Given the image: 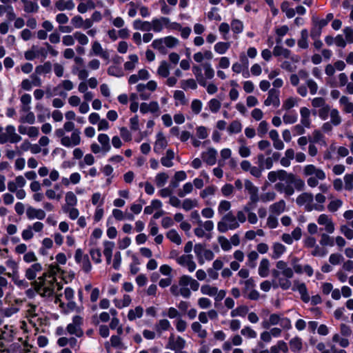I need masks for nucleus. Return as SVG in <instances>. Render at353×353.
<instances>
[{
	"label": "nucleus",
	"instance_id": "obj_9",
	"mask_svg": "<svg viewBox=\"0 0 353 353\" xmlns=\"http://www.w3.org/2000/svg\"><path fill=\"white\" fill-rule=\"evenodd\" d=\"M22 140L20 134L16 132V128L13 125H8L5 128V132L0 134V144L17 143Z\"/></svg>",
	"mask_w": 353,
	"mask_h": 353
},
{
	"label": "nucleus",
	"instance_id": "obj_12",
	"mask_svg": "<svg viewBox=\"0 0 353 353\" xmlns=\"http://www.w3.org/2000/svg\"><path fill=\"white\" fill-rule=\"evenodd\" d=\"M201 292L203 295L213 297L214 301L217 302L222 301L226 295L225 290H219L218 288L209 284L202 285Z\"/></svg>",
	"mask_w": 353,
	"mask_h": 353
},
{
	"label": "nucleus",
	"instance_id": "obj_35",
	"mask_svg": "<svg viewBox=\"0 0 353 353\" xmlns=\"http://www.w3.org/2000/svg\"><path fill=\"white\" fill-rule=\"evenodd\" d=\"M97 140L99 143V145L103 149V154H106L111 150V145L110 143V137L106 134H99L97 137Z\"/></svg>",
	"mask_w": 353,
	"mask_h": 353
},
{
	"label": "nucleus",
	"instance_id": "obj_27",
	"mask_svg": "<svg viewBox=\"0 0 353 353\" xmlns=\"http://www.w3.org/2000/svg\"><path fill=\"white\" fill-rule=\"evenodd\" d=\"M168 23V17H160L154 18L150 21L151 30L154 32H161L165 28H166V24Z\"/></svg>",
	"mask_w": 353,
	"mask_h": 353
},
{
	"label": "nucleus",
	"instance_id": "obj_7",
	"mask_svg": "<svg viewBox=\"0 0 353 353\" xmlns=\"http://www.w3.org/2000/svg\"><path fill=\"white\" fill-rule=\"evenodd\" d=\"M296 203L299 206L303 207L307 212L316 210L319 212L324 210V205H314V195L310 192H303L296 199Z\"/></svg>",
	"mask_w": 353,
	"mask_h": 353
},
{
	"label": "nucleus",
	"instance_id": "obj_48",
	"mask_svg": "<svg viewBox=\"0 0 353 353\" xmlns=\"http://www.w3.org/2000/svg\"><path fill=\"white\" fill-rule=\"evenodd\" d=\"M143 314V308L141 306H137L134 309L128 311V319L132 321L142 317Z\"/></svg>",
	"mask_w": 353,
	"mask_h": 353
},
{
	"label": "nucleus",
	"instance_id": "obj_36",
	"mask_svg": "<svg viewBox=\"0 0 353 353\" xmlns=\"http://www.w3.org/2000/svg\"><path fill=\"white\" fill-rule=\"evenodd\" d=\"M300 114H301V123L303 126L307 128H310L311 125V119H310V111L306 107H302L300 109Z\"/></svg>",
	"mask_w": 353,
	"mask_h": 353
},
{
	"label": "nucleus",
	"instance_id": "obj_17",
	"mask_svg": "<svg viewBox=\"0 0 353 353\" xmlns=\"http://www.w3.org/2000/svg\"><path fill=\"white\" fill-rule=\"evenodd\" d=\"M168 142L166 137L161 131H159L156 135V140L154 143L153 150L160 154L168 146Z\"/></svg>",
	"mask_w": 353,
	"mask_h": 353
},
{
	"label": "nucleus",
	"instance_id": "obj_23",
	"mask_svg": "<svg viewBox=\"0 0 353 353\" xmlns=\"http://www.w3.org/2000/svg\"><path fill=\"white\" fill-rule=\"evenodd\" d=\"M201 155L203 161L209 165H213L216 163L217 150L214 148H209Z\"/></svg>",
	"mask_w": 353,
	"mask_h": 353
},
{
	"label": "nucleus",
	"instance_id": "obj_30",
	"mask_svg": "<svg viewBox=\"0 0 353 353\" xmlns=\"http://www.w3.org/2000/svg\"><path fill=\"white\" fill-rule=\"evenodd\" d=\"M175 158V152L172 149H168L165 154L160 159L161 164L165 168H170L174 165L173 160Z\"/></svg>",
	"mask_w": 353,
	"mask_h": 353
},
{
	"label": "nucleus",
	"instance_id": "obj_45",
	"mask_svg": "<svg viewBox=\"0 0 353 353\" xmlns=\"http://www.w3.org/2000/svg\"><path fill=\"white\" fill-rule=\"evenodd\" d=\"M23 4V10L28 13L37 12L39 10V6L37 2L31 0H21Z\"/></svg>",
	"mask_w": 353,
	"mask_h": 353
},
{
	"label": "nucleus",
	"instance_id": "obj_25",
	"mask_svg": "<svg viewBox=\"0 0 353 353\" xmlns=\"http://www.w3.org/2000/svg\"><path fill=\"white\" fill-rule=\"evenodd\" d=\"M159 105L157 101H151L150 103H141L140 105V112L142 114H146L150 112L152 114H157V116L159 114Z\"/></svg>",
	"mask_w": 353,
	"mask_h": 353
},
{
	"label": "nucleus",
	"instance_id": "obj_24",
	"mask_svg": "<svg viewBox=\"0 0 353 353\" xmlns=\"http://www.w3.org/2000/svg\"><path fill=\"white\" fill-rule=\"evenodd\" d=\"M245 188L250 194V200L252 203H256L259 201V188L249 180L245 181Z\"/></svg>",
	"mask_w": 353,
	"mask_h": 353
},
{
	"label": "nucleus",
	"instance_id": "obj_28",
	"mask_svg": "<svg viewBox=\"0 0 353 353\" xmlns=\"http://www.w3.org/2000/svg\"><path fill=\"white\" fill-rule=\"evenodd\" d=\"M42 265L39 263H34L32 265H30L28 269H26L25 272V276L27 279L30 281H33L34 282L35 279L37 278V274L41 272Z\"/></svg>",
	"mask_w": 353,
	"mask_h": 353
},
{
	"label": "nucleus",
	"instance_id": "obj_55",
	"mask_svg": "<svg viewBox=\"0 0 353 353\" xmlns=\"http://www.w3.org/2000/svg\"><path fill=\"white\" fill-rule=\"evenodd\" d=\"M65 201L63 206L74 207L77 204V198L73 192L69 191L65 193Z\"/></svg>",
	"mask_w": 353,
	"mask_h": 353
},
{
	"label": "nucleus",
	"instance_id": "obj_53",
	"mask_svg": "<svg viewBox=\"0 0 353 353\" xmlns=\"http://www.w3.org/2000/svg\"><path fill=\"white\" fill-rule=\"evenodd\" d=\"M273 54L275 57H283V58H290L291 52L280 46H276L273 49Z\"/></svg>",
	"mask_w": 353,
	"mask_h": 353
},
{
	"label": "nucleus",
	"instance_id": "obj_3",
	"mask_svg": "<svg viewBox=\"0 0 353 353\" xmlns=\"http://www.w3.org/2000/svg\"><path fill=\"white\" fill-rule=\"evenodd\" d=\"M276 269L272 272L273 280L272 285L274 288H281L288 290L292 287L291 279L294 276V271L288 263L280 260L276 263Z\"/></svg>",
	"mask_w": 353,
	"mask_h": 353
},
{
	"label": "nucleus",
	"instance_id": "obj_58",
	"mask_svg": "<svg viewBox=\"0 0 353 353\" xmlns=\"http://www.w3.org/2000/svg\"><path fill=\"white\" fill-rule=\"evenodd\" d=\"M203 70L204 71L205 79H212L214 76V70L212 67L210 63L206 62L202 65Z\"/></svg>",
	"mask_w": 353,
	"mask_h": 353
},
{
	"label": "nucleus",
	"instance_id": "obj_32",
	"mask_svg": "<svg viewBox=\"0 0 353 353\" xmlns=\"http://www.w3.org/2000/svg\"><path fill=\"white\" fill-rule=\"evenodd\" d=\"M286 203L284 200H280L272 203L269 207L270 213L276 216H279L285 211Z\"/></svg>",
	"mask_w": 353,
	"mask_h": 353
},
{
	"label": "nucleus",
	"instance_id": "obj_31",
	"mask_svg": "<svg viewBox=\"0 0 353 353\" xmlns=\"http://www.w3.org/2000/svg\"><path fill=\"white\" fill-rule=\"evenodd\" d=\"M294 287L292 288L293 290H297L300 295L301 300L305 303H308L310 300L309 294L306 285L304 283H300L297 281L294 282Z\"/></svg>",
	"mask_w": 353,
	"mask_h": 353
},
{
	"label": "nucleus",
	"instance_id": "obj_8",
	"mask_svg": "<svg viewBox=\"0 0 353 353\" xmlns=\"http://www.w3.org/2000/svg\"><path fill=\"white\" fill-rule=\"evenodd\" d=\"M239 228V221L232 212H228L223 214L221 219L217 223V230L221 233H225L228 230H234Z\"/></svg>",
	"mask_w": 353,
	"mask_h": 353
},
{
	"label": "nucleus",
	"instance_id": "obj_60",
	"mask_svg": "<svg viewBox=\"0 0 353 353\" xmlns=\"http://www.w3.org/2000/svg\"><path fill=\"white\" fill-rule=\"evenodd\" d=\"M62 210L64 213L68 214V216L72 220L77 219L79 215L78 209L75 208L74 207L69 208V206H62Z\"/></svg>",
	"mask_w": 353,
	"mask_h": 353
},
{
	"label": "nucleus",
	"instance_id": "obj_38",
	"mask_svg": "<svg viewBox=\"0 0 353 353\" xmlns=\"http://www.w3.org/2000/svg\"><path fill=\"white\" fill-rule=\"evenodd\" d=\"M272 249V254L271 257L273 259H277L280 258L286 252V247L281 243H273Z\"/></svg>",
	"mask_w": 353,
	"mask_h": 353
},
{
	"label": "nucleus",
	"instance_id": "obj_21",
	"mask_svg": "<svg viewBox=\"0 0 353 353\" xmlns=\"http://www.w3.org/2000/svg\"><path fill=\"white\" fill-rule=\"evenodd\" d=\"M26 181L24 176L19 175L15 177L12 181H9L7 184L8 190L10 192L14 193L21 188L25 187Z\"/></svg>",
	"mask_w": 353,
	"mask_h": 353
},
{
	"label": "nucleus",
	"instance_id": "obj_43",
	"mask_svg": "<svg viewBox=\"0 0 353 353\" xmlns=\"http://www.w3.org/2000/svg\"><path fill=\"white\" fill-rule=\"evenodd\" d=\"M171 327V324L168 319H160L154 326L156 332L160 335L164 331L168 330Z\"/></svg>",
	"mask_w": 353,
	"mask_h": 353
},
{
	"label": "nucleus",
	"instance_id": "obj_4",
	"mask_svg": "<svg viewBox=\"0 0 353 353\" xmlns=\"http://www.w3.org/2000/svg\"><path fill=\"white\" fill-rule=\"evenodd\" d=\"M303 173L305 176L307 177V184L310 188H314L318 186L319 190L323 193L328 191L329 185L327 184H319V181L326 179V174L321 168H317L313 164H308L304 166Z\"/></svg>",
	"mask_w": 353,
	"mask_h": 353
},
{
	"label": "nucleus",
	"instance_id": "obj_41",
	"mask_svg": "<svg viewBox=\"0 0 353 353\" xmlns=\"http://www.w3.org/2000/svg\"><path fill=\"white\" fill-rule=\"evenodd\" d=\"M339 104L343 107V110L345 113H351L353 111V103L350 101V98L343 95L339 99Z\"/></svg>",
	"mask_w": 353,
	"mask_h": 353
},
{
	"label": "nucleus",
	"instance_id": "obj_16",
	"mask_svg": "<svg viewBox=\"0 0 353 353\" xmlns=\"http://www.w3.org/2000/svg\"><path fill=\"white\" fill-rule=\"evenodd\" d=\"M176 261L179 265L186 268L190 272H193L196 268V264L192 254H183L177 257Z\"/></svg>",
	"mask_w": 353,
	"mask_h": 353
},
{
	"label": "nucleus",
	"instance_id": "obj_51",
	"mask_svg": "<svg viewBox=\"0 0 353 353\" xmlns=\"http://www.w3.org/2000/svg\"><path fill=\"white\" fill-rule=\"evenodd\" d=\"M330 123L334 125L338 126L342 122V119L340 115L339 111L336 108H332L330 113Z\"/></svg>",
	"mask_w": 353,
	"mask_h": 353
},
{
	"label": "nucleus",
	"instance_id": "obj_44",
	"mask_svg": "<svg viewBox=\"0 0 353 353\" xmlns=\"http://www.w3.org/2000/svg\"><path fill=\"white\" fill-rule=\"evenodd\" d=\"M192 331L196 333L198 337L205 339L208 335L207 331L203 328L201 324L198 321H194L191 324Z\"/></svg>",
	"mask_w": 353,
	"mask_h": 353
},
{
	"label": "nucleus",
	"instance_id": "obj_20",
	"mask_svg": "<svg viewBox=\"0 0 353 353\" xmlns=\"http://www.w3.org/2000/svg\"><path fill=\"white\" fill-rule=\"evenodd\" d=\"M185 344L186 341L184 339L180 336L175 337L174 335L172 334L168 339L167 347L172 350H179L183 349Z\"/></svg>",
	"mask_w": 353,
	"mask_h": 353
},
{
	"label": "nucleus",
	"instance_id": "obj_61",
	"mask_svg": "<svg viewBox=\"0 0 353 353\" xmlns=\"http://www.w3.org/2000/svg\"><path fill=\"white\" fill-rule=\"evenodd\" d=\"M167 238L176 245H180L182 242L181 238L176 230H170L166 234Z\"/></svg>",
	"mask_w": 353,
	"mask_h": 353
},
{
	"label": "nucleus",
	"instance_id": "obj_33",
	"mask_svg": "<svg viewBox=\"0 0 353 353\" xmlns=\"http://www.w3.org/2000/svg\"><path fill=\"white\" fill-rule=\"evenodd\" d=\"M54 6L61 12L72 10L75 8V3L73 0H58L55 2Z\"/></svg>",
	"mask_w": 353,
	"mask_h": 353
},
{
	"label": "nucleus",
	"instance_id": "obj_10",
	"mask_svg": "<svg viewBox=\"0 0 353 353\" xmlns=\"http://www.w3.org/2000/svg\"><path fill=\"white\" fill-rule=\"evenodd\" d=\"M194 252L198 260V263L202 265L205 262L212 261L214 257V252L209 249H206L205 245L196 243L194 247Z\"/></svg>",
	"mask_w": 353,
	"mask_h": 353
},
{
	"label": "nucleus",
	"instance_id": "obj_18",
	"mask_svg": "<svg viewBox=\"0 0 353 353\" xmlns=\"http://www.w3.org/2000/svg\"><path fill=\"white\" fill-rule=\"evenodd\" d=\"M280 91L275 88L270 89L268 93V97L264 101V105L265 106L273 105L275 108H278L280 105Z\"/></svg>",
	"mask_w": 353,
	"mask_h": 353
},
{
	"label": "nucleus",
	"instance_id": "obj_64",
	"mask_svg": "<svg viewBox=\"0 0 353 353\" xmlns=\"http://www.w3.org/2000/svg\"><path fill=\"white\" fill-rule=\"evenodd\" d=\"M230 47V43L228 42H218L214 45V51L219 54H225Z\"/></svg>",
	"mask_w": 353,
	"mask_h": 353
},
{
	"label": "nucleus",
	"instance_id": "obj_40",
	"mask_svg": "<svg viewBox=\"0 0 353 353\" xmlns=\"http://www.w3.org/2000/svg\"><path fill=\"white\" fill-rule=\"evenodd\" d=\"M270 272V261L268 259H262L259 266L258 272L260 276L265 278L267 277Z\"/></svg>",
	"mask_w": 353,
	"mask_h": 353
},
{
	"label": "nucleus",
	"instance_id": "obj_46",
	"mask_svg": "<svg viewBox=\"0 0 353 353\" xmlns=\"http://www.w3.org/2000/svg\"><path fill=\"white\" fill-rule=\"evenodd\" d=\"M290 347L292 352L299 353L303 348L302 339L298 336L292 338L289 342Z\"/></svg>",
	"mask_w": 353,
	"mask_h": 353
},
{
	"label": "nucleus",
	"instance_id": "obj_63",
	"mask_svg": "<svg viewBox=\"0 0 353 353\" xmlns=\"http://www.w3.org/2000/svg\"><path fill=\"white\" fill-rule=\"evenodd\" d=\"M281 9L282 12L285 13V15L288 19H291L295 15V10L293 8H290V3L287 1H285L281 3Z\"/></svg>",
	"mask_w": 353,
	"mask_h": 353
},
{
	"label": "nucleus",
	"instance_id": "obj_29",
	"mask_svg": "<svg viewBox=\"0 0 353 353\" xmlns=\"http://www.w3.org/2000/svg\"><path fill=\"white\" fill-rule=\"evenodd\" d=\"M18 131L21 134H26L30 138H37L39 134V128L35 126H27L20 125L18 127Z\"/></svg>",
	"mask_w": 353,
	"mask_h": 353
},
{
	"label": "nucleus",
	"instance_id": "obj_19",
	"mask_svg": "<svg viewBox=\"0 0 353 353\" xmlns=\"http://www.w3.org/2000/svg\"><path fill=\"white\" fill-rule=\"evenodd\" d=\"M317 223L324 226L325 231L328 234H332L335 230V225L332 219L325 214H321L317 219Z\"/></svg>",
	"mask_w": 353,
	"mask_h": 353
},
{
	"label": "nucleus",
	"instance_id": "obj_26",
	"mask_svg": "<svg viewBox=\"0 0 353 353\" xmlns=\"http://www.w3.org/2000/svg\"><path fill=\"white\" fill-rule=\"evenodd\" d=\"M46 214L42 209H37L32 206H28L26 209V216L29 220L45 219Z\"/></svg>",
	"mask_w": 353,
	"mask_h": 353
},
{
	"label": "nucleus",
	"instance_id": "obj_49",
	"mask_svg": "<svg viewBox=\"0 0 353 353\" xmlns=\"http://www.w3.org/2000/svg\"><path fill=\"white\" fill-rule=\"evenodd\" d=\"M168 179L169 175L166 172H159L156 174L154 178L155 183L157 187L162 188L166 184Z\"/></svg>",
	"mask_w": 353,
	"mask_h": 353
},
{
	"label": "nucleus",
	"instance_id": "obj_59",
	"mask_svg": "<svg viewBox=\"0 0 353 353\" xmlns=\"http://www.w3.org/2000/svg\"><path fill=\"white\" fill-rule=\"evenodd\" d=\"M308 32L307 30L303 29L301 32V38L298 41V46L302 49H306L308 48Z\"/></svg>",
	"mask_w": 353,
	"mask_h": 353
},
{
	"label": "nucleus",
	"instance_id": "obj_50",
	"mask_svg": "<svg viewBox=\"0 0 353 353\" xmlns=\"http://www.w3.org/2000/svg\"><path fill=\"white\" fill-rule=\"evenodd\" d=\"M157 74L163 78L168 77L170 74L169 64L167 61H163L160 63L157 69Z\"/></svg>",
	"mask_w": 353,
	"mask_h": 353
},
{
	"label": "nucleus",
	"instance_id": "obj_2",
	"mask_svg": "<svg viewBox=\"0 0 353 353\" xmlns=\"http://www.w3.org/2000/svg\"><path fill=\"white\" fill-rule=\"evenodd\" d=\"M49 272H44L37 281L32 283L35 291L43 297H49L54 293L56 279L54 275L59 270L58 265H51Z\"/></svg>",
	"mask_w": 353,
	"mask_h": 353
},
{
	"label": "nucleus",
	"instance_id": "obj_11",
	"mask_svg": "<svg viewBox=\"0 0 353 353\" xmlns=\"http://www.w3.org/2000/svg\"><path fill=\"white\" fill-rule=\"evenodd\" d=\"M303 245L307 248H312L311 254L313 256L324 257L328 253L326 248L320 247L319 244L316 243V241L313 236H307L303 241Z\"/></svg>",
	"mask_w": 353,
	"mask_h": 353
},
{
	"label": "nucleus",
	"instance_id": "obj_6",
	"mask_svg": "<svg viewBox=\"0 0 353 353\" xmlns=\"http://www.w3.org/2000/svg\"><path fill=\"white\" fill-rule=\"evenodd\" d=\"M179 287L181 288V296L185 299L190 297V290L197 291L199 288V283L188 275H183L179 279Z\"/></svg>",
	"mask_w": 353,
	"mask_h": 353
},
{
	"label": "nucleus",
	"instance_id": "obj_14",
	"mask_svg": "<svg viewBox=\"0 0 353 353\" xmlns=\"http://www.w3.org/2000/svg\"><path fill=\"white\" fill-rule=\"evenodd\" d=\"M74 259L77 263L80 264L82 270L85 272H89L92 269V265L89 257L86 254H83L81 249H77L75 252Z\"/></svg>",
	"mask_w": 353,
	"mask_h": 353
},
{
	"label": "nucleus",
	"instance_id": "obj_47",
	"mask_svg": "<svg viewBox=\"0 0 353 353\" xmlns=\"http://www.w3.org/2000/svg\"><path fill=\"white\" fill-rule=\"evenodd\" d=\"M321 239L319 240L320 247L326 248L325 247H332L334 245L333 237L330 236L328 233H322L320 235Z\"/></svg>",
	"mask_w": 353,
	"mask_h": 353
},
{
	"label": "nucleus",
	"instance_id": "obj_54",
	"mask_svg": "<svg viewBox=\"0 0 353 353\" xmlns=\"http://www.w3.org/2000/svg\"><path fill=\"white\" fill-rule=\"evenodd\" d=\"M196 81L193 79L181 80L180 81V86L184 90H188V89L196 90L197 88Z\"/></svg>",
	"mask_w": 353,
	"mask_h": 353
},
{
	"label": "nucleus",
	"instance_id": "obj_42",
	"mask_svg": "<svg viewBox=\"0 0 353 353\" xmlns=\"http://www.w3.org/2000/svg\"><path fill=\"white\" fill-rule=\"evenodd\" d=\"M132 26L134 30H139L141 31L149 32L152 28V27H150V21H141V19L134 20Z\"/></svg>",
	"mask_w": 353,
	"mask_h": 353
},
{
	"label": "nucleus",
	"instance_id": "obj_57",
	"mask_svg": "<svg viewBox=\"0 0 353 353\" xmlns=\"http://www.w3.org/2000/svg\"><path fill=\"white\" fill-rule=\"evenodd\" d=\"M74 37L75 41H77L80 46H85L89 43L88 36L81 31L74 32Z\"/></svg>",
	"mask_w": 353,
	"mask_h": 353
},
{
	"label": "nucleus",
	"instance_id": "obj_62",
	"mask_svg": "<svg viewBox=\"0 0 353 353\" xmlns=\"http://www.w3.org/2000/svg\"><path fill=\"white\" fill-rule=\"evenodd\" d=\"M207 105L210 111L212 113L218 112L221 107V101L215 98L210 99Z\"/></svg>",
	"mask_w": 353,
	"mask_h": 353
},
{
	"label": "nucleus",
	"instance_id": "obj_22",
	"mask_svg": "<svg viewBox=\"0 0 353 353\" xmlns=\"http://www.w3.org/2000/svg\"><path fill=\"white\" fill-rule=\"evenodd\" d=\"M290 176H292L284 170L271 171L268 174V179L270 183H274L276 180L283 181L284 179H288Z\"/></svg>",
	"mask_w": 353,
	"mask_h": 353
},
{
	"label": "nucleus",
	"instance_id": "obj_1",
	"mask_svg": "<svg viewBox=\"0 0 353 353\" xmlns=\"http://www.w3.org/2000/svg\"><path fill=\"white\" fill-rule=\"evenodd\" d=\"M54 135L59 139L60 143L65 148H74L80 145L81 142V131L75 128V124L70 121H66L63 128L54 131Z\"/></svg>",
	"mask_w": 353,
	"mask_h": 353
},
{
	"label": "nucleus",
	"instance_id": "obj_15",
	"mask_svg": "<svg viewBox=\"0 0 353 353\" xmlns=\"http://www.w3.org/2000/svg\"><path fill=\"white\" fill-rule=\"evenodd\" d=\"M90 54L99 56L105 61H109L110 59L108 50L103 49L100 42L97 40L92 42Z\"/></svg>",
	"mask_w": 353,
	"mask_h": 353
},
{
	"label": "nucleus",
	"instance_id": "obj_56",
	"mask_svg": "<svg viewBox=\"0 0 353 353\" xmlns=\"http://www.w3.org/2000/svg\"><path fill=\"white\" fill-rule=\"evenodd\" d=\"M248 307L246 305H242L238 306L236 308L232 310L230 312V316L232 317L236 316H245L248 312Z\"/></svg>",
	"mask_w": 353,
	"mask_h": 353
},
{
	"label": "nucleus",
	"instance_id": "obj_37",
	"mask_svg": "<svg viewBox=\"0 0 353 353\" xmlns=\"http://www.w3.org/2000/svg\"><path fill=\"white\" fill-rule=\"evenodd\" d=\"M6 14L7 19L12 21L15 19L14 8L11 5H0V16Z\"/></svg>",
	"mask_w": 353,
	"mask_h": 353
},
{
	"label": "nucleus",
	"instance_id": "obj_39",
	"mask_svg": "<svg viewBox=\"0 0 353 353\" xmlns=\"http://www.w3.org/2000/svg\"><path fill=\"white\" fill-rule=\"evenodd\" d=\"M201 66L194 65L192 66V72L196 78V81L201 86L205 87L206 86V81L204 78L203 74H202Z\"/></svg>",
	"mask_w": 353,
	"mask_h": 353
},
{
	"label": "nucleus",
	"instance_id": "obj_5",
	"mask_svg": "<svg viewBox=\"0 0 353 353\" xmlns=\"http://www.w3.org/2000/svg\"><path fill=\"white\" fill-rule=\"evenodd\" d=\"M290 176L288 179H284L275 184L274 188L280 193H284L285 196H290L294 193V189L303 190L305 188V182L303 179L297 177L293 173H290Z\"/></svg>",
	"mask_w": 353,
	"mask_h": 353
},
{
	"label": "nucleus",
	"instance_id": "obj_34",
	"mask_svg": "<svg viewBox=\"0 0 353 353\" xmlns=\"http://www.w3.org/2000/svg\"><path fill=\"white\" fill-rule=\"evenodd\" d=\"M281 320V315L278 314H271L268 319H264L261 325L263 328L268 329L271 326L279 325Z\"/></svg>",
	"mask_w": 353,
	"mask_h": 353
},
{
	"label": "nucleus",
	"instance_id": "obj_13",
	"mask_svg": "<svg viewBox=\"0 0 353 353\" xmlns=\"http://www.w3.org/2000/svg\"><path fill=\"white\" fill-rule=\"evenodd\" d=\"M83 325V318L81 316L76 315L72 318V322L66 327V332L70 335H74L77 337H81L83 335V331L81 328Z\"/></svg>",
	"mask_w": 353,
	"mask_h": 353
},
{
	"label": "nucleus",
	"instance_id": "obj_52",
	"mask_svg": "<svg viewBox=\"0 0 353 353\" xmlns=\"http://www.w3.org/2000/svg\"><path fill=\"white\" fill-rule=\"evenodd\" d=\"M199 206V202L196 199H185L181 203L182 208L185 211H189Z\"/></svg>",
	"mask_w": 353,
	"mask_h": 353
}]
</instances>
